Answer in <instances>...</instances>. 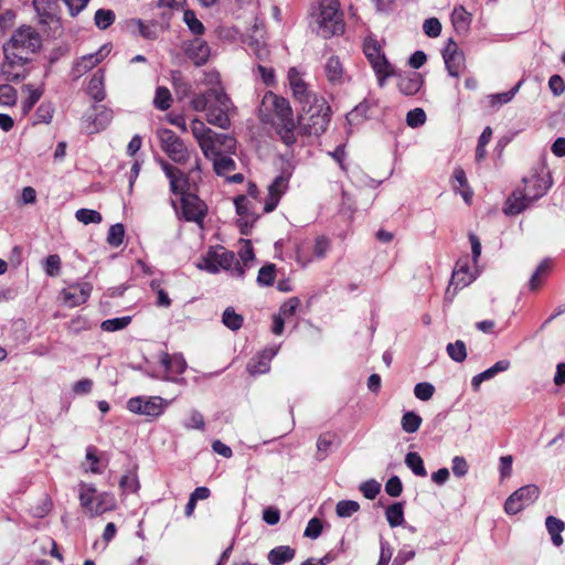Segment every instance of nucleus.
Instances as JSON below:
<instances>
[{
	"mask_svg": "<svg viewBox=\"0 0 565 565\" xmlns=\"http://www.w3.org/2000/svg\"><path fill=\"white\" fill-rule=\"evenodd\" d=\"M540 489L535 484H526L514 491L504 503L508 514H516L536 501Z\"/></svg>",
	"mask_w": 565,
	"mask_h": 565,
	"instance_id": "nucleus-12",
	"label": "nucleus"
},
{
	"mask_svg": "<svg viewBox=\"0 0 565 565\" xmlns=\"http://www.w3.org/2000/svg\"><path fill=\"white\" fill-rule=\"evenodd\" d=\"M279 348H268L253 358L247 364V371L252 375L265 374L270 370V361L278 353Z\"/></svg>",
	"mask_w": 565,
	"mask_h": 565,
	"instance_id": "nucleus-26",
	"label": "nucleus"
},
{
	"mask_svg": "<svg viewBox=\"0 0 565 565\" xmlns=\"http://www.w3.org/2000/svg\"><path fill=\"white\" fill-rule=\"evenodd\" d=\"M131 322L130 316L104 320L100 324L103 331L115 332L127 328Z\"/></svg>",
	"mask_w": 565,
	"mask_h": 565,
	"instance_id": "nucleus-47",
	"label": "nucleus"
},
{
	"mask_svg": "<svg viewBox=\"0 0 565 565\" xmlns=\"http://www.w3.org/2000/svg\"><path fill=\"white\" fill-rule=\"evenodd\" d=\"M34 10L36 12L38 20L43 25L58 24L57 0H33Z\"/></svg>",
	"mask_w": 565,
	"mask_h": 565,
	"instance_id": "nucleus-23",
	"label": "nucleus"
},
{
	"mask_svg": "<svg viewBox=\"0 0 565 565\" xmlns=\"http://www.w3.org/2000/svg\"><path fill=\"white\" fill-rule=\"evenodd\" d=\"M330 106L321 96L308 102L307 105H301L298 119L300 129L307 135L323 134L330 121Z\"/></svg>",
	"mask_w": 565,
	"mask_h": 565,
	"instance_id": "nucleus-4",
	"label": "nucleus"
},
{
	"mask_svg": "<svg viewBox=\"0 0 565 565\" xmlns=\"http://www.w3.org/2000/svg\"><path fill=\"white\" fill-rule=\"evenodd\" d=\"M324 73L328 81L334 85H340L344 82V68L340 58L331 55L324 65Z\"/></svg>",
	"mask_w": 565,
	"mask_h": 565,
	"instance_id": "nucleus-27",
	"label": "nucleus"
},
{
	"mask_svg": "<svg viewBox=\"0 0 565 565\" xmlns=\"http://www.w3.org/2000/svg\"><path fill=\"white\" fill-rule=\"evenodd\" d=\"M422 422V417L415 412H405L401 420L402 429L408 434L416 433L419 429Z\"/></svg>",
	"mask_w": 565,
	"mask_h": 565,
	"instance_id": "nucleus-42",
	"label": "nucleus"
},
{
	"mask_svg": "<svg viewBox=\"0 0 565 565\" xmlns=\"http://www.w3.org/2000/svg\"><path fill=\"white\" fill-rule=\"evenodd\" d=\"M156 108L160 110H167L171 106V94L166 87H158L156 89V96L153 99Z\"/></svg>",
	"mask_w": 565,
	"mask_h": 565,
	"instance_id": "nucleus-55",
	"label": "nucleus"
},
{
	"mask_svg": "<svg viewBox=\"0 0 565 565\" xmlns=\"http://www.w3.org/2000/svg\"><path fill=\"white\" fill-rule=\"evenodd\" d=\"M97 489L92 483L82 482L79 484V502L83 508L87 510V512L93 515V509L95 505Z\"/></svg>",
	"mask_w": 565,
	"mask_h": 565,
	"instance_id": "nucleus-34",
	"label": "nucleus"
},
{
	"mask_svg": "<svg viewBox=\"0 0 565 565\" xmlns=\"http://www.w3.org/2000/svg\"><path fill=\"white\" fill-rule=\"evenodd\" d=\"M17 98L18 94L14 87L8 84L0 85V105L13 106Z\"/></svg>",
	"mask_w": 565,
	"mask_h": 565,
	"instance_id": "nucleus-58",
	"label": "nucleus"
},
{
	"mask_svg": "<svg viewBox=\"0 0 565 565\" xmlns=\"http://www.w3.org/2000/svg\"><path fill=\"white\" fill-rule=\"evenodd\" d=\"M523 183L522 189H516L508 198L504 205L505 214L518 215L545 195L552 185V179L546 167L540 164L531 175L523 178Z\"/></svg>",
	"mask_w": 565,
	"mask_h": 565,
	"instance_id": "nucleus-2",
	"label": "nucleus"
},
{
	"mask_svg": "<svg viewBox=\"0 0 565 565\" xmlns=\"http://www.w3.org/2000/svg\"><path fill=\"white\" fill-rule=\"evenodd\" d=\"M113 120V110L105 106H93V113L83 116V128L88 135L97 134L108 127Z\"/></svg>",
	"mask_w": 565,
	"mask_h": 565,
	"instance_id": "nucleus-15",
	"label": "nucleus"
},
{
	"mask_svg": "<svg viewBox=\"0 0 565 565\" xmlns=\"http://www.w3.org/2000/svg\"><path fill=\"white\" fill-rule=\"evenodd\" d=\"M360 490L366 499L373 500L381 491V483L371 479L363 482Z\"/></svg>",
	"mask_w": 565,
	"mask_h": 565,
	"instance_id": "nucleus-64",
	"label": "nucleus"
},
{
	"mask_svg": "<svg viewBox=\"0 0 565 565\" xmlns=\"http://www.w3.org/2000/svg\"><path fill=\"white\" fill-rule=\"evenodd\" d=\"M191 107L195 111L205 110L206 120L213 126L221 129H227L231 126L230 116L234 106L222 87H213L205 93L194 95Z\"/></svg>",
	"mask_w": 565,
	"mask_h": 565,
	"instance_id": "nucleus-3",
	"label": "nucleus"
},
{
	"mask_svg": "<svg viewBox=\"0 0 565 565\" xmlns=\"http://www.w3.org/2000/svg\"><path fill=\"white\" fill-rule=\"evenodd\" d=\"M200 269H203L210 274H216L221 269L231 271L234 277H244L245 269L237 260L235 254L228 250L222 252H209L205 257L202 258L198 265Z\"/></svg>",
	"mask_w": 565,
	"mask_h": 565,
	"instance_id": "nucleus-7",
	"label": "nucleus"
},
{
	"mask_svg": "<svg viewBox=\"0 0 565 565\" xmlns=\"http://www.w3.org/2000/svg\"><path fill=\"white\" fill-rule=\"evenodd\" d=\"M386 520L391 527L403 525L404 523V507L403 503L396 502L391 504L385 511Z\"/></svg>",
	"mask_w": 565,
	"mask_h": 565,
	"instance_id": "nucleus-38",
	"label": "nucleus"
},
{
	"mask_svg": "<svg viewBox=\"0 0 565 565\" xmlns=\"http://www.w3.org/2000/svg\"><path fill=\"white\" fill-rule=\"evenodd\" d=\"M363 52L376 75L379 86L384 87L386 79L395 75V70L382 52L380 43L373 38H366Z\"/></svg>",
	"mask_w": 565,
	"mask_h": 565,
	"instance_id": "nucleus-8",
	"label": "nucleus"
},
{
	"mask_svg": "<svg viewBox=\"0 0 565 565\" xmlns=\"http://www.w3.org/2000/svg\"><path fill=\"white\" fill-rule=\"evenodd\" d=\"M333 440H334V436L330 433H324L319 436V438L317 440V455H316V457L319 461H322L328 457L331 446L333 444Z\"/></svg>",
	"mask_w": 565,
	"mask_h": 565,
	"instance_id": "nucleus-45",
	"label": "nucleus"
},
{
	"mask_svg": "<svg viewBox=\"0 0 565 565\" xmlns=\"http://www.w3.org/2000/svg\"><path fill=\"white\" fill-rule=\"evenodd\" d=\"M258 110L264 122L276 124L294 119L289 100L273 92L265 93Z\"/></svg>",
	"mask_w": 565,
	"mask_h": 565,
	"instance_id": "nucleus-6",
	"label": "nucleus"
},
{
	"mask_svg": "<svg viewBox=\"0 0 565 565\" xmlns=\"http://www.w3.org/2000/svg\"><path fill=\"white\" fill-rule=\"evenodd\" d=\"M109 49H107L106 45L100 47L97 52L90 53L87 55L82 56L79 60H77L73 66V74L76 77L82 76L83 74L87 73L92 68H94L97 64H99L106 55L109 53Z\"/></svg>",
	"mask_w": 565,
	"mask_h": 565,
	"instance_id": "nucleus-25",
	"label": "nucleus"
},
{
	"mask_svg": "<svg viewBox=\"0 0 565 565\" xmlns=\"http://www.w3.org/2000/svg\"><path fill=\"white\" fill-rule=\"evenodd\" d=\"M545 526L551 536L553 545L556 547L563 545L564 540L562 537V532L565 530V522L556 516L548 515L545 519Z\"/></svg>",
	"mask_w": 565,
	"mask_h": 565,
	"instance_id": "nucleus-29",
	"label": "nucleus"
},
{
	"mask_svg": "<svg viewBox=\"0 0 565 565\" xmlns=\"http://www.w3.org/2000/svg\"><path fill=\"white\" fill-rule=\"evenodd\" d=\"M276 276L275 265H266L263 266L257 276V282L262 286H270L273 285Z\"/></svg>",
	"mask_w": 565,
	"mask_h": 565,
	"instance_id": "nucleus-59",
	"label": "nucleus"
},
{
	"mask_svg": "<svg viewBox=\"0 0 565 565\" xmlns=\"http://www.w3.org/2000/svg\"><path fill=\"white\" fill-rule=\"evenodd\" d=\"M477 269H472L470 267L467 256L457 260L452 271L450 285L448 286L445 294V300L451 302L457 294V290L469 286L477 278Z\"/></svg>",
	"mask_w": 565,
	"mask_h": 565,
	"instance_id": "nucleus-10",
	"label": "nucleus"
},
{
	"mask_svg": "<svg viewBox=\"0 0 565 565\" xmlns=\"http://www.w3.org/2000/svg\"><path fill=\"white\" fill-rule=\"evenodd\" d=\"M450 18L457 32L463 33L469 30L471 14L462 6L455 7Z\"/></svg>",
	"mask_w": 565,
	"mask_h": 565,
	"instance_id": "nucleus-32",
	"label": "nucleus"
},
{
	"mask_svg": "<svg viewBox=\"0 0 565 565\" xmlns=\"http://www.w3.org/2000/svg\"><path fill=\"white\" fill-rule=\"evenodd\" d=\"M182 213L186 221L202 223L205 217L206 205L195 194H188L181 198Z\"/></svg>",
	"mask_w": 565,
	"mask_h": 565,
	"instance_id": "nucleus-20",
	"label": "nucleus"
},
{
	"mask_svg": "<svg viewBox=\"0 0 565 565\" xmlns=\"http://www.w3.org/2000/svg\"><path fill=\"white\" fill-rule=\"evenodd\" d=\"M360 509V504L353 500H342L337 503L335 512L340 518H349Z\"/></svg>",
	"mask_w": 565,
	"mask_h": 565,
	"instance_id": "nucleus-54",
	"label": "nucleus"
},
{
	"mask_svg": "<svg viewBox=\"0 0 565 565\" xmlns=\"http://www.w3.org/2000/svg\"><path fill=\"white\" fill-rule=\"evenodd\" d=\"M296 550L288 545H279L269 551L267 559L271 565H284L295 558Z\"/></svg>",
	"mask_w": 565,
	"mask_h": 565,
	"instance_id": "nucleus-28",
	"label": "nucleus"
},
{
	"mask_svg": "<svg viewBox=\"0 0 565 565\" xmlns=\"http://www.w3.org/2000/svg\"><path fill=\"white\" fill-rule=\"evenodd\" d=\"M233 153H224L210 160L213 163V170L218 177H227V174L236 169V162L231 157Z\"/></svg>",
	"mask_w": 565,
	"mask_h": 565,
	"instance_id": "nucleus-31",
	"label": "nucleus"
},
{
	"mask_svg": "<svg viewBox=\"0 0 565 565\" xmlns=\"http://www.w3.org/2000/svg\"><path fill=\"white\" fill-rule=\"evenodd\" d=\"M435 393V387L428 382H420L415 385L414 394L420 401H429Z\"/></svg>",
	"mask_w": 565,
	"mask_h": 565,
	"instance_id": "nucleus-62",
	"label": "nucleus"
},
{
	"mask_svg": "<svg viewBox=\"0 0 565 565\" xmlns=\"http://www.w3.org/2000/svg\"><path fill=\"white\" fill-rule=\"evenodd\" d=\"M92 290L93 286L89 282L73 284L62 290V298L68 307H76L87 301Z\"/></svg>",
	"mask_w": 565,
	"mask_h": 565,
	"instance_id": "nucleus-21",
	"label": "nucleus"
},
{
	"mask_svg": "<svg viewBox=\"0 0 565 565\" xmlns=\"http://www.w3.org/2000/svg\"><path fill=\"white\" fill-rule=\"evenodd\" d=\"M160 363L166 370L163 380L174 383L184 382V379L178 377V375L184 373L188 366L186 361L181 353L169 354L168 352H162L160 354Z\"/></svg>",
	"mask_w": 565,
	"mask_h": 565,
	"instance_id": "nucleus-16",
	"label": "nucleus"
},
{
	"mask_svg": "<svg viewBox=\"0 0 565 565\" xmlns=\"http://www.w3.org/2000/svg\"><path fill=\"white\" fill-rule=\"evenodd\" d=\"M119 487L122 493H136L140 488L137 475L130 471L125 473L120 478Z\"/></svg>",
	"mask_w": 565,
	"mask_h": 565,
	"instance_id": "nucleus-48",
	"label": "nucleus"
},
{
	"mask_svg": "<svg viewBox=\"0 0 565 565\" xmlns=\"http://www.w3.org/2000/svg\"><path fill=\"white\" fill-rule=\"evenodd\" d=\"M318 33L328 39L344 32L343 13L339 0H319Z\"/></svg>",
	"mask_w": 565,
	"mask_h": 565,
	"instance_id": "nucleus-5",
	"label": "nucleus"
},
{
	"mask_svg": "<svg viewBox=\"0 0 565 565\" xmlns=\"http://www.w3.org/2000/svg\"><path fill=\"white\" fill-rule=\"evenodd\" d=\"M23 90L28 93V97L22 100L21 107L23 114H28L41 98L43 90L41 88L33 87L31 84L24 85Z\"/></svg>",
	"mask_w": 565,
	"mask_h": 565,
	"instance_id": "nucleus-39",
	"label": "nucleus"
},
{
	"mask_svg": "<svg viewBox=\"0 0 565 565\" xmlns=\"http://www.w3.org/2000/svg\"><path fill=\"white\" fill-rule=\"evenodd\" d=\"M222 322L226 328L232 331H237L242 328L244 318L242 315H238L234 308L227 307L222 315Z\"/></svg>",
	"mask_w": 565,
	"mask_h": 565,
	"instance_id": "nucleus-40",
	"label": "nucleus"
},
{
	"mask_svg": "<svg viewBox=\"0 0 565 565\" xmlns=\"http://www.w3.org/2000/svg\"><path fill=\"white\" fill-rule=\"evenodd\" d=\"M454 179L456 182V184L454 185L455 190H459V193L465 200V202L469 204L473 193L469 188L465 171L461 168L455 169Z\"/></svg>",
	"mask_w": 565,
	"mask_h": 565,
	"instance_id": "nucleus-37",
	"label": "nucleus"
},
{
	"mask_svg": "<svg viewBox=\"0 0 565 565\" xmlns=\"http://www.w3.org/2000/svg\"><path fill=\"white\" fill-rule=\"evenodd\" d=\"M183 21L193 34H195V35L203 34L205 28H204L203 23L196 18L194 11L189 10V9L185 10L183 13Z\"/></svg>",
	"mask_w": 565,
	"mask_h": 565,
	"instance_id": "nucleus-52",
	"label": "nucleus"
},
{
	"mask_svg": "<svg viewBox=\"0 0 565 565\" xmlns=\"http://www.w3.org/2000/svg\"><path fill=\"white\" fill-rule=\"evenodd\" d=\"M551 269H552V260L548 258L543 259L540 263V265L537 266V268L535 269V271L532 274V276L529 280V288L532 291L537 290L542 286L546 276L550 274Z\"/></svg>",
	"mask_w": 565,
	"mask_h": 565,
	"instance_id": "nucleus-33",
	"label": "nucleus"
},
{
	"mask_svg": "<svg viewBox=\"0 0 565 565\" xmlns=\"http://www.w3.org/2000/svg\"><path fill=\"white\" fill-rule=\"evenodd\" d=\"M160 166L169 180L170 191L173 194H179L181 195V198L190 194V180L192 179L190 178L189 174L184 173L178 167L172 166L171 163L163 159L160 160Z\"/></svg>",
	"mask_w": 565,
	"mask_h": 565,
	"instance_id": "nucleus-14",
	"label": "nucleus"
},
{
	"mask_svg": "<svg viewBox=\"0 0 565 565\" xmlns=\"http://www.w3.org/2000/svg\"><path fill=\"white\" fill-rule=\"evenodd\" d=\"M158 139L160 141L161 150L175 163L184 164L190 160L191 152L183 142V140L177 136L174 131L167 128L158 129Z\"/></svg>",
	"mask_w": 565,
	"mask_h": 565,
	"instance_id": "nucleus-9",
	"label": "nucleus"
},
{
	"mask_svg": "<svg viewBox=\"0 0 565 565\" xmlns=\"http://www.w3.org/2000/svg\"><path fill=\"white\" fill-rule=\"evenodd\" d=\"M167 405V401L160 396H136L128 399L127 409L134 414L157 418L164 412Z\"/></svg>",
	"mask_w": 565,
	"mask_h": 565,
	"instance_id": "nucleus-11",
	"label": "nucleus"
},
{
	"mask_svg": "<svg viewBox=\"0 0 565 565\" xmlns=\"http://www.w3.org/2000/svg\"><path fill=\"white\" fill-rule=\"evenodd\" d=\"M41 46L42 36L34 28H18L3 45L4 62L1 65V74L6 81L18 82L24 78L23 66L32 61V56Z\"/></svg>",
	"mask_w": 565,
	"mask_h": 565,
	"instance_id": "nucleus-1",
	"label": "nucleus"
},
{
	"mask_svg": "<svg viewBox=\"0 0 565 565\" xmlns=\"http://www.w3.org/2000/svg\"><path fill=\"white\" fill-rule=\"evenodd\" d=\"M116 507V500L114 494L109 492H96L95 505L93 509V515H100L107 511L114 510Z\"/></svg>",
	"mask_w": 565,
	"mask_h": 565,
	"instance_id": "nucleus-35",
	"label": "nucleus"
},
{
	"mask_svg": "<svg viewBox=\"0 0 565 565\" xmlns=\"http://www.w3.org/2000/svg\"><path fill=\"white\" fill-rule=\"evenodd\" d=\"M299 306V298L291 297L280 306L278 316H281L285 320H287L296 315Z\"/></svg>",
	"mask_w": 565,
	"mask_h": 565,
	"instance_id": "nucleus-57",
	"label": "nucleus"
},
{
	"mask_svg": "<svg viewBox=\"0 0 565 565\" xmlns=\"http://www.w3.org/2000/svg\"><path fill=\"white\" fill-rule=\"evenodd\" d=\"M54 114V107L51 103H42L36 111L35 117L39 122L50 124Z\"/></svg>",
	"mask_w": 565,
	"mask_h": 565,
	"instance_id": "nucleus-63",
	"label": "nucleus"
},
{
	"mask_svg": "<svg viewBox=\"0 0 565 565\" xmlns=\"http://www.w3.org/2000/svg\"><path fill=\"white\" fill-rule=\"evenodd\" d=\"M95 24L100 30H106L115 21V13L109 9H98L94 17Z\"/></svg>",
	"mask_w": 565,
	"mask_h": 565,
	"instance_id": "nucleus-50",
	"label": "nucleus"
},
{
	"mask_svg": "<svg viewBox=\"0 0 565 565\" xmlns=\"http://www.w3.org/2000/svg\"><path fill=\"white\" fill-rule=\"evenodd\" d=\"M394 76L397 77L398 90L406 96L417 94L424 85V77L417 72L397 73L395 71Z\"/></svg>",
	"mask_w": 565,
	"mask_h": 565,
	"instance_id": "nucleus-24",
	"label": "nucleus"
},
{
	"mask_svg": "<svg viewBox=\"0 0 565 565\" xmlns=\"http://www.w3.org/2000/svg\"><path fill=\"white\" fill-rule=\"evenodd\" d=\"M446 351L451 360L455 362H463L467 358L466 344L461 340L454 343H448Z\"/></svg>",
	"mask_w": 565,
	"mask_h": 565,
	"instance_id": "nucleus-49",
	"label": "nucleus"
},
{
	"mask_svg": "<svg viewBox=\"0 0 565 565\" xmlns=\"http://www.w3.org/2000/svg\"><path fill=\"white\" fill-rule=\"evenodd\" d=\"M405 465L418 477H426L427 471L422 457L417 452H408L405 456Z\"/></svg>",
	"mask_w": 565,
	"mask_h": 565,
	"instance_id": "nucleus-46",
	"label": "nucleus"
},
{
	"mask_svg": "<svg viewBox=\"0 0 565 565\" xmlns=\"http://www.w3.org/2000/svg\"><path fill=\"white\" fill-rule=\"evenodd\" d=\"M125 238V227L122 224L117 223L109 227L107 234V243L113 247H119Z\"/></svg>",
	"mask_w": 565,
	"mask_h": 565,
	"instance_id": "nucleus-53",
	"label": "nucleus"
},
{
	"mask_svg": "<svg viewBox=\"0 0 565 565\" xmlns=\"http://www.w3.org/2000/svg\"><path fill=\"white\" fill-rule=\"evenodd\" d=\"M287 77L292 90V96L300 105H307L308 102L319 97L309 89L308 84L303 81L302 75L296 67L289 68Z\"/></svg>",
	"mask_w": 565,
	"mask_h": 565,
	"instance_id": "nucleus-17",
	"label": "nucleus"
},
{
	"mask_svg": "<svg viewBox=\"0 0 565 565\" xmlns=\"http://www.w3.org/2000/svg\"><path fill=\"white\" fill-rule=\"evenodd\" d=\"M330 248V241L326 236H318L313 243H311L313 259L324 258L327 252Z\"/></svg>",
	"mask_w": 565,
	"mask_h": 565,
	"instance_id": "nucleus-56",
	"label": "nucleus"
},
{
	"mask_svg": "<svg viewBox=\"0 0 565 565\" xmlns=\"http://www.w3.org/2000/svg\"><path fill=\"white\" fill-rule=\"evenodd\" d=\"M87 93L96 103L105 99V76L102 70L97 71L92 76L88 84Z\"/></svg>",
	"mask_w": 565,
	"mask_h": 565,
	"instance_id": "nucleus-30",
	"label": "nucleus"
},
{
	"mask_svg": "<svg viewBox=\"0 0 565 565\" xmlns=\"http://www.w3.org/2000/svg\"><path fill=\"white\" fill-rule=\"evenodd\" d=\"M524 79H520L510 90L489 96L491 105H504L510 103L520 90Z\"/></svg>",
	"mask_w": 565,
	"mask_h": 565,
	"instance_id": "nucleus-43",
	"label": "nucleus"
},
{
	"mask_svg": "<svg viewBox=\"0 0 565 565\" xmlns=\"http://www.w3.org/2000/svg\"><path fill=\"white\" fill-rule=\"evenodd\" d=\"M296 260L302 267L307 266L313 260V254L311 249V242L305 241L299 243L295 248Z\"/></svg>",
	"mask_w": 565,
	"mask_h": 565,
	"instance_id": "nucleus-44",
	"label": "nucleus"
},
{
	"mask_svg": "<svg viewBox=\"0 0 565 565\" xmlns=\"http://www.w3.org/2000/svg\"><path fill=\"white\" fill-rule=\"evenodd\" d=\"M183 51L196 66L204 65L211 55V49L209 44L200 38L184 42Z\"/></svg>",
	"mask_w": 565,
	"mask_h": 565,
	"instance_id": "nucleus-22",
	"label": "nucleus"
},
{
	"mask_svg": "<svg viewBox=\"0 0 565 565\" xmlns=\"http://www.w3.org/2000/svg\"><path fill=\"white\" fill-rule=\"evenodd\" d=\"M278 128L277 132L280 136V139L282 142L287 146H291L296 142V136H295V120H286L282 122H276Z\"/></svg>",
	"mask_w": 565,
	"mask_h": 565,
	"instance_id": "nucleus-41",
	"label": "nucleus"
},
{
	"mask_svg": "<svg viewBox=\"0 0 565 565\" xmlns=\"http://www.w3.org/2000/svg\"><path fill=\"white\" fill-rule=\"evenodd\" d=\"M290 175V172L284 171L268 185V193L264 204V212L269 213L276 209L281 195L288 188Z\"/></svg>",
	"mask_w": 565,
	"mask_h": 565,
	"instance_id": "nucleus-19",
	"label": "nucleus"
},
{
	"mask_svg": "<svg viewBox=\"0 0 565 565\" xmlns=\"http://www.w3.org/2000/svg\"><path fill=\"white\" fill-rule=\"evenodd\" d=\"M426 121V114L422 108H414L406 115V124L412 128L423 126Z\"/></svg>",
	"mask_w": 565,
	"mask_h": 565,
	"instance_id": "nucleus-60",
	"label": "nucleus"
},
{
	"mask_svg": "<svg viewBox=\"0 0 565 565\" xmlns=\"http://www.w3.org/2000/svg\"><path fill=\"white\" fill-rule=\"evenodd\" d=\"M510 361L509 360H500L495 362L491 367L484 370L482 373L486 381H489L493 379L497 374L505 372L510 369Z\"/></svg>",
	"mask_w": 565,
	"mask_h": 565,
	"instance_id": "nucleus-61",
	"label": "nucleus"
},
{
	"mask_svg": "<svg viewBox=\"0 0 565 565\" xmlns=\"http://www.w3.org/2000/svg\"><path fill=\"white\" fill-rule=\"evenodd\" d=\"M207 148H200L206 159H211L224 153H235L236 140L228 134L213 131L205 140Z\"/></svg>",
	"mask_w": 565,
	"mask_h": 565,
	"instance_id": "nucleus-13",
	"label": "nucleus"
},
{
	"mask_svg": "<svg viewBox=\"0 0 565 565\" xmlns=\"http://www.w3.org/2000/svg\"><path fill=\"white\" fill-rule=\"evenodd\" d=\"M75 217L78 222L87 225L90 223L99 224L103 221L102 214L90 209H79L75 213Z\"/></svg>",
	"mask_w": 565,
	"mask_h": 565,
	"instance_id": "nucleus-51",
	"label": "nucleus"
},
{
	"mask_svg": "<svg viewBox=\"0 0 565 565\" xmlns=\"http://www.w3.org/2000/svg\"><path fill=\"white\" fill-rule=\"evenodd\" d=\"M190 129L199 147L207 148V146L205 145V140L207 139L209 136L213 134L214 130L206 127L205 124L198 118H194L191 121Z\"/></svg>",
	"mask_w": 565,
	"mask_h": 565,
	"instance_id": "nucleus-36",
	"label": "nucleus"
},
{
	"mask_svg": "<svg viewBox=\"0 0 565 565\" xmlns=\"http://www.w3.org/2000/svg\"><path fill=\"white\" fill-rule=\"evenodd\" d=\"M443 57L448 74L452 77H459L465 67V56L452 39L448 40L443 51Z\"/></svg>",
	"mask_w": 565,
	"mask_h": 565,
	"instance_id": "nucleus-18",
	"label": "nucleus"
}]
</instances>
